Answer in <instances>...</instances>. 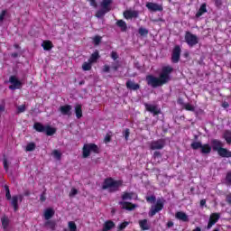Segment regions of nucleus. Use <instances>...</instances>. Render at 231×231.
Wrapping results in <instances>:
<instances>
[{"label": "nucleus", "mask_w": 231, "mask_h": 231, "mask_svg": "<svg viewBox=\"0 0 231 231\" xmlns=\"http://www.w3.org/2000/svg\"><path fill=\"white\" fill-rule=\"evenodd\" d=\"M172 67L164 66L162 67V70L160 74L159 78H156L152 75H149L146 77V82L148 86L152 88H160V86H163V84H167L169 80H171V73H172Z\"/></svg>", "instance_id": "nucleus-1"}, {"label": "nucleus", "mask_w": 231, "mask_h": 231, "mask_svg": "<svg viewBox=\"0 0 231 231\" xmlns=\"http://www.w3.org/2000/svg\"><path fill=\"white\" fill-rule=\"evenodd\" d=\"M124 182L122 180H115L113 179H106L103 184V189H108L110 192H115L118 190L119 187H122Z\"/></svg>", "instance_id": "nucleus-2"}, {"label": "nucleus", "mask_w": 231, "mask_h": 231, "mask_svg": "<svg viewBox=\"0 0 231 231\" xmlns=\"http://www.w3.org/2000/svg\"><path fill=\"white\" fill-rule=\"evenodd\" d=\"M91 152L98 153V146L95 143H87L83 146V158L89 157Z\"/></svg>", "instance_id": "nucleus-3"}, {"label": "nucleus", "mask_w": 231, "mask_h": 231, "mask_svg": "<svg viewBox=\"0 0 231 231\" xmlns=\"http://www.w3.org/2000/svg\"><path fill=\"white\" fill-rule=\"evenodd\" d=\"M163 205H164L163 199H159L156 202V205L152 206L150 212H149V216L151 217H152V216H156V214H158V212H160L161 210H163Z\"/></svg>", "instance_id": "nucleus-4"}, {"label": "nucleus", "mask_w": 231, "mask_h": 231, "mask_svg": "<svg viewBox=\"0 0 231 231\" xmlns=\"http://www.w3.org/2000/svg\"><path fill=\"white\" fill-rule=\"evenodd\" d=\"M185 41L187 44L192 48L196 46L199 42V39L195 34H192L190 32H187L185 34Z\"/></svg>", "instance_id": "nucleus-5"}, {"label": "nucleus", "mask_w": 231, "mask_h": 231, "mask_svg": "<svg viewBox=\"0 0 231 231\" xmlns=\"http://www.w3.org/2000/svg\"><path fill=\"white\" fill-rule=\"evenodd\" d=\"M165 147V141L163 139H159L157 141H152L150 143V149L152 151H160Z\"/></svg>", "instance_id": "nucleus-6"}, {"label": "nucleus", "mask_w": 231, "mask_h": 231, "mask_svg": "<svg viewBox=\"0 0 231 231\" xmlns=\"http://www.w3.org/2000/svg\"><path fill=\"white\" fill-rule=\"evenodd\" d=\"M146 8L150 12H163V5H162V4L147 2L146 3Z\"/></svg>", "instance_id": "nucleus-7"}, {"label": "nucleus", "mask_w": 231, "mask_h": 231, "mask_svg": "<svg viewBox=\"0 0 231 231\" xmlns=\"http://www.w3.org/2000/svg\"><path fill=\"white\" fill-rule=\"evenodd\" d=\"M9 82L12 84L9 86V89H21L22 83L17 79V77L11 76L9 79Z\"/></svg>", "instance_id": "nucleus-8"}, {"label": "nucleus", "mask_w": 231, "mask_h": 231, "mask_svg": "<svg viewBox=\"0 0 231 231\" xmlns=\"http://www.w3.org/2000/svg\"><path fill=\"white\" fill-rule=\"evenodd\" d=\"M219 217H221L219 213H213L210 215L209 221L208 224V230H210L212 226H214V225L217 224V221H219Z\"/></svg>", "instance_id": "nucleus-9"}, {"label": "nucleus", "mask_w": 231, "mask_h": 231, "mask_svg": "<svg viewBox=\"0 0 231 231\" xmlns=\"http://www.w3.org/2000/svg\"><path fill=\"white\" fill-rule=\"evenodd\" d=\"M181 55V48L180 46H175L172 51L171 55V60L174 63H177L180 61V56Z\"/></svg>", "instance_id": "nucleus-10"}, {"label": "nucleus", "mask_w": 231, "mask_h": 231, "mask_svg": "<svg viewBox=\"0 0 231 231\" xmlns=\"http://www.w3.org/2000/svg\"><path fill=\"white\" fill-rule=\"evenodd\" d=\"M144 106L146 107V110H148L150 113H152L154 116L162 113V111L160 110V108H158L156 105L144 104Z\"/></svg>", "instance_id": "nucleus-11"}, {"label": "nucleus", "mask_w": 231, "mask_h": 231, "mask_svg": "<svg viewBox=\"0 0 231 231\" xmlns=\"http://www.w3.org/2000/svg\"><path fill=\"white\" fill-rule=\"evenodd\" d=\"M71 109H73V107L70 105H64L60 106L59 111L61 115L69 116L71 115Z\"/></svg>", "instance_id": "nucleus-12"}, {"label": "nucleus", "mask_w": 231, "mask_h": 231, "mask_svg": "<svg viewBox=\"0 0 231 231\" xmlns=\"http://www.w3.org/2000/svg\"><path fill=\"white\" fill-rule=\"evenodd\" d=\"M175 217L176 219H179V221H183L184 223H187L189 221V215L183 211H178L175 214Z\"/></svg>", "instance_id": "nucleus-13"}, {"label": "nucleus", "mask_w": 231, "mask_h": 231, "mask_svg": "<svg viewBox=\"0 0 231 231\" xmlns=\"http://www.w3.org/2000/svg\"><path fill=\"white\" fill-rule=\"evenodd\" d=\"M211 145H212L213 151H217V152H218L219 150H221L223 148V143H221V141L216 140V139L211 141Z\"/></svg>", "instance_id": "nucleus-14"}, {"label": "nucleus", "mask_w": 231, "mask_h": 231, "mask_svg": "<svg viewBox=\"0 0 231 231\" xmlns=\"http://www.w3.org/2000/svg\"><path fill=\"white\" fill-rule=\"evenodd\" d=\"M139 15L138 11H125L124 13V17L125 19H133V18H137Z\"/></svg>", "instance_id": "nucleus-15"}, {"label": "nucleus", "mask_w": 231, "mask_h": 231, "mask_svg": "<svg viewBox=\"0 0 231 231\" xmlns=\"http://www.w3.org/2000/svg\"><path fill=\"white\" fill-rule=\"evenodd\" d=\"M112 3H113V0H103L101 2V8H103V10H106V12H111Z\"/></svg>", "instance_id": "nucleus-16"}, {"label": "nucleus", "mask_w": 231, "mask_h": 231, "mask_svg": "<svg viewBox=\"0 0 231 231\" xmlns=\"http://www.w3.org/2000/svg\"><path fill=\"white\" fill-rule=\"evenodd\" d=\"M126 88H127V89H132L133 91H137V89H140V85L134 83L132 80H128L126 82Z\"/></svg>", "instance_id": "nucleus-17"}, {"label": "nucleus", "mask_w": 231, "mask_h": 231, "mask_svg": "<svg viewBox=\"0 0 231 231\" xmlns=\"http://www.w3.org/2000/svg\"><path fill=\"white\" fill-rule=\"evenodd\" d=\"M119 205H121L122 208L125 210H134V208H136V205L131 204L129 202H119Z\"/></svg>", "instance_id": "nucleus-18"}, {"label": "nucleus", "mask_w": 231, "mask_h": 231, "mask_svg": "<svg viewBox=\"0 0 231 231\" xmlns=\"http://www.w3.org/2000/svg\"><path fill=\"white\" fill-rule=\"evenodd\" d=\"M211 152H212V146H210V144L208 143L202 144L200 148V152L202 154H210Z\"/></svg>", "instance_id": "nucleus-19"}, {"label": "nucleus", "mask_w": 231, "mask_h": 231, "mask_svg": "<svg viewBox=\"0 0 231 231\" xmlns=\"http://www.w3.org/2000/svg\"><path fill=\"white\" fill-rule=\"evenodd\" d=\"M217 153L222 158H231V152L226 148H222L221 150H218Z\"/></svg>", "instance_id": "nucleus-20"}, {"label": "nucleus", "mask_w": 231, "mask_h": 231, "mask_svg": "<svg viewBox=\"0 0 231 231\" xmlns=\"http://www.w3.org/2000/svg\"><path fill=\"white\" fill-rule=\"evenodd\" d=\"M54 215H55V211L52 208H47L44 211V218L47 221H50V219H51V217H53Z\"/></svg>", "instance_id": "nucleus-21"}, {"label": "nucleus", "mask_w": 231, "mask_h": 231, "mask_svg": "<svg viewBox=\"0 0 231 231\" xmlns=\"http://www.w3.org/2000/svg\"><path fill=\"white\" fill-rule=\"evenodd\" d=\"M22 196H13L11 205L14 207V211L16 212L17 208H19V206L17 205L19 199H22Z\"/></svg>", "instance_id": "nucleus-22"}, {"label": "nucleus", "mask_w": 231, "mask_h": 231, "mask_svg": "<svg viewBox=\"0 0 231 231\" xmlns=\"http://www.w3.org/2000/svg\"><path fill=\"white\" fill-rule=\"evenodd\" d=\"M44 133H46L47 136H53L57 130L50 125L45 126Z\"/></svg>", "instance_id": "nucleus-23"}, {"label": "nucleus", "mask_w": 231, "mask_h": 231, "mask_svg": "<svg viewBox=\"0 0 231 231\" xmlns=\"http://www.w3.org/2000/svg\"><path fill=\"white\" fill-rule=\"evenodd\" d=\"M75 113H76V117L78 119L82 118V105H76L75 106Z\"/></svg>", "instance_id": "nucleus-24"}, {"label": "nucleus", "mask_w": 231, "mask_h": 231, "mask_svg": "<svg viewBox=\"0 0 231 231\" xmlns=\"http://www.w3.org/2000/svg\"><path fill=\"white\" fill-rule=\"evenodd\" d=\"M203 14H207V4H202L198 13L196 14V17H201Z\"/></svg>", "instance_id": "nucleus-25"}, {"label": "nucleus", "mask_w": 231, "mask_h": 231, "mask_svg": "<svg viewBox=\"0 0 231 231\" xmlns=\"http://www.w3.org/2000/svg\"><path fill=\"white\" fill-rule=\"evenodd\" d=\"M42 46L43 50H45L46 51H49V50H51V48H53V43H51V41H44Z\"/></svg>", "instance_id": "nucleus-26"}, {"label": "nucleus", "mask_w": 231, "mask_h": 231, "mask_svg": "<svg viewBox=\"0 0 231 231\" xmlns=\"http://www.w3.org/2000/svg\"><path fill=\"white\" fill-rule=\"evenodd\" d=\"M105 230H113V228H115V223L111 220H108L106 222H105L104 224V227Z\"/></svg>", "instance_id": "nucleus-27"}, {"label": "nucleus", "mask_w": 231, "mask_h": 231, "mask_svg": "<svg viewBox=\"0 0 231 231\" xmlns=\"http://www.w3.org/2000/svg\"><path fill=\"white\" fill-rule=\"evenodd\" d=\"M139 225H140L142 230H149V228H150V226H149V223L147 222V219L140 220Z\"/></svg>", "instance_id": "nucleus-28"}, {"label": "nucleus", "mask_w": 231, "mask_h": 231, "mask_svg": "<svg viewBox=\"0 0 231 231\" xmlns=\"http://www.w3.org/2000/svg\"><path fill=\"white\" fill-rule=\"evenodd\" d=\"M116 25L121 29V32H125V30H127V23H125L124 20H118Z\"/></svg>", "instance_id": "nucleus-29"}, {"label": "nucleus", "mask_w": 231, "mask_h": 231, "mask_svg": "<svg viewBox=\"0 0 231 231\" xmlns=\"http://www.w3.org/2000/svg\"><path fill=\"white\" fill-rule=\"evenodd\" d=\"M33 128L38 131V133H44L46 126L42 125L41 123H35Z\"/></svg>", "instance_id": "nucleus-30"}, {"label": "nucleus", "mask_w": 231, "mask_h": 231, "mask_svg": "<svg viewBox=\"0 0 231 231\" xmlns=\"http://www.w3.org/2000/svg\"><path fill=\"white\" fill-rule=\"evenodd\" d=\"M45 226H46V228H49L50 230H55V226H56L55 221L48 220L45 223Z\"/></svg>", "instance_id": "nucleus-31"}, {"label": "nucleus", "mask_w": 231, "mask_h": 231, "mask_svg": "<svg viewBox=\"0 0 231 231\" xmlns=\"http://www.w3.org/2000/svg\"><path fill=\"white\" fill-rule=\"evenodd\" d=\"M107 12L109 11H106V9L101 8L100 10H98L96 14V17H97V19H100L102 17H104V15H106L107 14Z\"/></svg>", "instance_id": "nucleus-32"}, {"label": "nucleus", "mask_w": 231, "mask_h": 231, "mask_svg": "<svg viewBox=\"0 0 231 231\" xmlns=\"http://www.w3.org/2000/svg\"><path fill=\"white\" fill-rule=\"evenodd\" d=\"M99 57L100 56L98 55V51H95L94 53H92L88 60L93 64V62H95L96 60H98Z\"/></svg>", "instance_id": "nucleus-33"}, {"label": "nucleus", "mask_w": 231, "mask_h": 231, "mask_svg": "<svg viewBox=\"0 0 231 231\" xmlns=\"http://www.w3.org/2000/svg\"><path fill=\"white\" fill-rule=\"evenodd\" d=\"M133 196H134V193H124L122 196V199H124V201H127V199H133Z\"/></svg>", "instance_id": "nucleus-34"}, {"label": "nucleus", "mask_w": 231, "mask_h": 231, "mask_svg": "<svg viewBox=\"0 0 231 231\" xmlns=\"http://www.w3.org/2000/svg\"><path fill=\"white\" fill-rule=\"evenodd\" d=\"M91 62L88 60V62H84L82 65L83 71H89L91 69Z\"/></svg>", "instance_id": "nucleus-35"}, {"label": "nucleus", "mask_w": 231, "mask_h": 231, "mask_svg": "<svg viewBox=\"0 0 231 231\" xmlns=\"http://www.w3.org/2000/svg\"><path fill=\"white\" fill-rule=\"evenodd\" d=\"M224 138L227 143H231V132L226 131L224 134Z\"/></svg>", "instance_id": "nucleus-36"}, {"label": "nucleus", "mask_w": 231, "mask_h": 231, "mask_svg": "<svg viewBox=\"0 0 231 231\" xmlns=\"http://www.w3.org/2000/svg\"><path fill=\"white\" fill-rule=\"evenodd\" d=\"M202 145L203 144L199 142H193L191 143V148H193L195 151H197V149H201Z\"/></svg>", "instance_id": "nucleus-37"}, {"label": "nucleus", "mask_w": 231, "mask_h": 231, "mask_svg": "<svg viewBox=\"0 0 231 231\" xmlns=\"http://www.w3.org/2000/svg\"><path fill=\"white\" fill-rule=\"evenodd\" d=\"M52 156L56 159V160H60L62 153L60 152H59V150H54L52 152Z\"/></svg>", "instance_id": "nucleus-38"}, {"label": "nucleus", "mask_w": 231, "mask_h": 231, "mask_svg": "<svg viewBox=\"0 0 231 231\" xmlns=\"http://www.w3.org/2000/svg\"><path fill=\"white\" fill-rule=\"evenodd\" d=\"M8 217H4L2 218V226L4 227V230H6V228H8Z\"/></svg>", "instance_id": "nucleus-39"}, {"label": "nucleus", "mask_w": 231, "mask_h": 231, "mask_svg": "<svg viewBox=\"0 0 231 231\" xmlns=\"http://www.w3.org/2000/svg\"><path fill=\"white\" fill-rule=\"evenodd\" d=\"M138 32H139V34L142 35L143 37V35L149 34V30H147L146 28H143V27H140Z\"/></svg>", "instance_id": "nucleus-40"}, {"label": "nucleus", "mask_w": 231, "mask_h": 231, "mask_svg": "<svg viewBox=\"0 0 231 231\" xmlns=\"http://www.w3.org/2000/svg\"><path fill=\"white\" fill-rule=\"evenodd\" d=\"M69 231H77V224L73 221L69 222Z\"/></svg>", "instance_id": "nucleus-41"}, {"label": "nucleus", "mask_w": 231, "mask_h": 231, "mask_svg": "<svg viewBox=\"0 0 231 231\" xmlns=\"http://www.w3.org/2000/svg\"><path fill=\"white\" fill-rule=\"evenodd\" d=\"M26 151L27 152L35 151V143H28L26 146Z\"/></svg>", "instance_id": "nucleus-42"}, {"label": "nucleus", "mask_w": 231, "mask_h": 231, "mask_svg": "<svg viewBox=\"0 0 231 231\" xmlns=\"http://www.w3.org/2000/svg\"><path fill=\"white\" fill-rule=\"evenodd\" d=\"M183 107L186 109V111H194V106L189 103L184 104Z\"/></svg>", "instance_id": "nucleus-43"}, {"label": "nucleus", "mask_w": 231, "mask_h": 231, "mask_svg": "<svg viewBox=\"0 0 231 231\" xmlns=\"http://www.w3.org/2000/svg\"><path fill=\"white\" fill-rule=\"evenodd\" d=\"M26 111V105H21L17 106V113H24Z\"/></svg>", "instance_id": "nucleus-44"}, {"label": "nucleus", "mask_w": 231, "mask_h": 231, "mask_svg": "<svg viewBox=\"0 0 231 231\" xmlns=\"http://www.w3.org/2000/svg\"><path fill=\"white\" fill-rule=\"evenodd\" d=\"M5 189L6 199H12V195L10 194V189L8 188V186H5Z\"/></svg>", "instance_id": "nucleus-45"}, {"label": "nucleus", "mask_w": 231, "mask_h": 231, "mask_svg": "<svg viewBox=\"0 0 231 231\" xmlns=\"http://www.w3.org/2000/svg\"><path fill=\"white\" fill-rule=\"evenodd\" d=\"M226 183L231 185V171H228L226 175Z\"/></svg>", "instance_id": "nucleus-46"}, {"label": "nucleus", "mask_w": 231, "mask_h": 231, "mask_svg": "<svg viewBox=\"0 0 231 231\" xmlns=\"http://www.w3.org/2000/svg\"><path fill=\"white\" fill-rule=\"evenodd\" d=\"M93 41H94V44H96V46H98V44H100V41H102V37L96 36L94 37Z\"/></svg>", "instance_id": "nucleus-47"}, {"label": "nucleus", "mask_w": 231, "mask_h": 231, "mask_svg": "<svg viewBox=\"0 0 231 231\" xmlns=\"http://www.w3.org/2000/svg\"><path fill=\"white\" fill-rule=\"evenodd\" d=\"M146 201H148V203H154V201H156V197L154 196L146 197Z\"/></svg>", "instance_id": "nucleus-48"}, {"label": "nucleus", "mask_w": 231, "mask_h": 231, "mask_svg": "<svg viewBox=\"0 0 231 231\" xmlns=\"http://www.w3.org/2000/svg\"><path fill=\"white\" fill-rule=\"evenodd\" d=\"M77 194H79V190H77V189H72L69 192V197L73 198L74 196H77Z\"/></svg>", "instance_id": "nucleus-49"}, {"label": "nucleus", "mask_w": 231, "mask_h": 231, "mask_svg": "<svg viewBox=\"0 0 231 231\" xmlns=\"http://www.w3.org/2000/svg\"><path fill=\"white\" fill-rule=\"evenodd\" d=\"M6 16V11L4 10L1 12L0 14V23H3V21H5V17Z\"/></svg>", "instance_id": "nucleus-50"}, {"label": "nucleus", "mask_w": 231, "mask_h": 231, "mask_svg": "<svg viewBox=\"0 0 231 231\" xmlns=\"http://www.w3.org/2000/svg\"><path fill=\"white\" fill-rule=\"evenodd\" d=\"M129 134H130L129 129L126 128L124 132V136H125V139L126 142H127V140H129Z\"/></svg>", "instance_id": "nucleus-51"}, {"label": "nucleus", "mask_w": 231, "mask_h": 231, "mask_svg": "<svg viewBox=\"0 0 231 231\" xmlns=\"http://www.w3.org/2000/svg\"><path fill=\"white\" fill-rule=\"evenodd\" d=\"M111 59H113V60H116V59H118V53H116V51H112Z\"/></svg>", "instance_id": "nucleus-52"}, {"label": "nucleus", "mask_w": 231, "mask_h": 231, "mask_svg": "<svg viewBox=\"0 0 231 231\" xmlns=\"http://www.w3.org/2000/svg\"><path fill=\"white\" fill-rule=\"evenodd\" d=\"M4 169L8 171V160L4 159Z\"/></svg>", "instance_id": "nucleus-53"}, {"label": "nucleus", "mask_w": 231, "mask_h": 231, "mask_svg": "<svg viewBox=\"0 0 231 231\" xmlns=\"http://www.w3.org/2000/svg\"><path fill=\"white\" fill-rule=\"evenodd\" d=\"M109 69H110L109 65H105V66H104V69H103V71H104L105 73H109Z\"/></svg>", "instance_id": "nucleus-54"}, {"label": "nucleus", "mask_w": 231, "mask_h": 231, "mask_svg": "<svg viewBox=\"0 0 231 231\" xmlns=\"http://www.w3.org/2000/svg\"><path fill=\"white\" fill-rule=\"evenodd\" d=\"M91 6H94V8H97V2L95 0H88Z\"/></svg>", "instance_id": "nucleus-55"}, {"label": "nucleus", "mask_w": 231, "mask_h": 231, "mask_svg": "<svg viewBox=\"0 0 231 231\" xmlns=\"http://www.w3.org/2000/svg\"><path fill=\"white\" fill-rule=\"evenodd\" d=\"M226 201L229 203V205H231V193H229V194L226 195Z\"/></svg>", "instance_id": "nucleus-56"}, {"label": "nucleus", "mask_w": 231, "mask_h": 231, "mask_svg": "<svg viewBox=\"0 0 231 231\" xmlns=\"http://www.w3.org/2000/svg\"><path fill=\"white\" fill-rule=\"evenodd\" d=\"M162 156V153L160 152H154L153 158H160Z\"/></svg>", "instance_id": "nucleus-57"}, {"label": "nucleus", "mask_w": 231, "mask_h": 231, "mask_svg": "<svg viewBox=\"0 0 231 231\" xmlns=\"http://www.w3.org/2000/svg\"><path fill=\"white\" fill-rule=\"evenodd\" d=\"M105 142H106V143L111 142V136L106 135V137H105Z\"/></svg>", "instance_id": "nucleus-58"}, {"label": "nucleus", "mask_w": 231, "mask_h": 231, "mask_svg": "<svg viewBox=\"0 0 231 231\" xmlns=\"http://www.w3.org/2000/svg\"><path fill=\"white\" fill-rule=\"evenodd\" d=\"M5 105H0V115L1 113H5Z\"/></svg>", "instance_id": "nucleus-59"}, {"label": "nucleus", "mask_w": 231, "mask_h": 231, "mask_svg": "<svg viewBox=\"0 0 231 231\" xmlns=\"http://www.w3.org/2000/svg\"><path fill=\"white\" fill-rule=\"evenodd\" d=\"M167 226H168V228L174 226V222H172V221L168 222Z\"/></svg>", "instance_id": "nucleus-60"}, {"label": "nucleus", "mask_w": 231, "mask_h": 231, "mask_svg": "<svg viewBox=\"0 0 231 231\" xmlns=\"http://www.w3.org/2000/svg\"><path fill=\"white\" fill-rule=\"evenodd\" d=\"M41 201H46V196L42 193L40 197Z\"/></svg>", "instance_id": "nucleus-61"}, {"label": "nucleus", "mask_w": 231, "mask_h": 231, "mask_svg": "<svg viewBox=\"0 0 231 231\" xmlns=\"http://www.w3.org/2000/svg\"><path fill=\"white\" fill-rule=\"evenodd\" d=\"M206 204H207V200L205 199L200 200V207H205Z\"/></svg>", "instance_id": "nucleus-62"}, {"label": "nucleus", "mask_w": 231, "mask_h": 231, "mask_svg": "<svg viewBox=\"0 0 231 231\" xmlns=\"http://www.w3.org/2000/svg\"><path fill=\"white\" fill-rule=\"evenodd\" d=\"M113 69H115V71H116L118 69V65H113Z\"/></svg>", "instance_id": "nucleus-63"}, {"label": "nucleus", "mask_w": 231, "mask_h": 231, "mask_svg": "<svg viewBox=\"0 0 231 231\" xmlns=\"http://www.w3.org/2000/svg\"><path fill=\"white\" fill-rule=\"evenodd\" d=\"M192 231H201V228L197 227V228L193 229Z\"/></svg>", "instance_id": "nucleus-64"}]
</instances>
